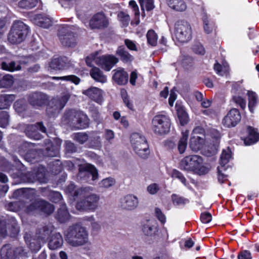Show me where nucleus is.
<instances>
[{"label":"nucleus","instance_id":"37998d69","mask_svg":"<svg viewBox=\"0 0 259 259\" xmlns=\"http://www.w3.org/2000/svg\"><path fill=\"white\" fill-rule=\"evenodd\" d=\"M71 137L74 141L80 144H84L89 139L88 134L85 133H74L71 136Z\"/></svg>","mask_w":259,"mask_h":259},{"label":"nucleus","instance_id":"6ab92c4d","mask_svg":"<svg viewBox=\"0 0 259 259\" xmlns=\"http://www.w3.org/2000/svg\"><path fill=\"white\" fill-rule=\"evenodd\" d=\"M79 174L81 176L82 174L84 176H91L93 181L98 178V172L96 168L92 165L89 163H84L79 165Z\"/></svg>","mask_w":259,"mask_h":259},{"label":"nucleus","instance_id":"a18cd8bd","mask_svg":"<svg viewBox=\"0 0 259 259\" xmlns=\"http://www.w3.org/2000/svg\"><path fill=\"white\" fill-rule=\"evenodd\" d=\"M53 79L55 80H63L65 81H71L74 83L75 84L77 85L80 81V79L74 75H69L61 77L54 76L53 77Z\"/></svg>","mask_w":259,"mask_h":259},{"label":"nucleus","instance_id":"a211bd4d","mask_svg":"<svg viewBox=\"0 0 259 259\" xmlns=\"http://www.w3.org/2000/svg\"><path fill=\"white\" fill-rule=\"evenodd\" d=\"M114 72L112 79L118 85H124L127 83L128 79V74L123 68H118L113 70Z\"/></svg>","mask_w":259,"mask_h":259},{"label":"nucleus","instance_id":"4468645a","mask_svg":"<svg viewBox=\"0 0 259 259\" xmlns=\"http://www.w3.org/2000/svg\"><path fill=\"white\" fill-rule=\"evenodd\" d=\"M241 115L236 108L232 109L229 111L227 115L223 119V122L227 127L236 126L241 120Z\"/></svg>","mask_w":259,"mask_h":259},{"label":"nucleus","instance_id":"423d86ee","mask_svg":"<svg viewBox=\"0 0 259 259\" xmlns=\"http://www.w3.org/2000/svg\"><path fill=\"white\" fill-rule=\"evenodd\" d=\"M131 143L135 152L140 157L148 158L150 151L145 137L138 133H134L131 136Z\"/></svg>","mask_w":259,"mask_h":259},{"label":"nucleus","instance_id":"bf43d9fd","mask_svg":"<svg viewBox=\"0 0 259 259\" xmlns=\"http://www.w3.org/2000/svg\"><path fill=\"white\" fill-rule=\"evenodd\" d=\"M171 176L172 178L179 179L183 184L186 185V179L182 175V174H181L179 171L176 169L173 170L171 174Z\"/></svg>","mask_w":259,"mask_h":259},{"label":"nucleus","instance_id":"5fc2aeb1","mask_svg":"<svg viewBox=\"0 0 259 259\" xmlns=\"http://www.w3.org/2000/svg\"><path fill=\"white\" fill-rule=\"evenodd\" d=\"M193 52L197 54L204 55L205 54V49L202 45L198 42H195L192 48Z\"/></svg>","mask_w":259,"mask_h":259},{"label":"nucleus","instance_id":"4c0bfd02","mask_svg":"<svg viewBox=\"0 0 259 259\" xmlns=\"http://www.w3.org/2000/svg\"><path fill=\"white\" fill-rule=\"evenodd\" d=\"M31 191L28 189L22 188L14 191L13 196L15 198L21 199H29L31 194Z\"/></svg>","mask_w":259,"mask_h":259},{"label":"nucleus","instance_id":"f03ea898","mask_svg":"<svg viewBox=\"0 0 259 259\" xmlns=\"http://www.w3.org/2000/svg\"><path fill=\"white\" fill-rule=\"evenodd\" d=\"M92 188L84 187V190L79 197V199L77 201L76 208L80 211H94L98 206L99 196L93 193Z\"/></svg>","mask_w":259,"mask_h":259},{"label":"nucleus","instance_id":"b1692460","mask_svg":"<svg viewBox=\"0 0 259 259\" xmlns=\"http://www.w3.org/2000/svg\"><path fill=\"white\" fill-rule=\"evenodd\" d=\"M45 150L44 154L45 156L48 157L56 156L59 153L57 147L53 145V143L50 139H46L44 141Z\"/></svg>","mask_w":259,"mask_h":259},{"label":"nucleus","instance_id":"3c124183","mask_svg":"<svg viewBox=\"0 0 259 259\" xmlns=\"http://www.w3.org/2000/svg\"><path fill=\"white\" fill-rule=\"evenodd\" d=\"M9 115L6 111H0V126L5 127L9 124Z\"/></svg>","mask_w":259,"mask_h":259},{"label":"nucleus","instance_id":"9d476101","mask_svg":"<svg viewBox=\"0 0 259 259\" xmlns=\"http://www.w3.org/2000/svg\"><path fill=\"white\" fill-rule=\"evenodd\" d=\"M175 35L177 39L182 43L189 41L192 38V28L185 21H178L175 24Z\"/></svg>","mask_w":259,"mask_h":259},{"label":"nucleus","instance_id":"a878e982","mask_svg":"<svg viewBox=\"0 0 259 259\" xmlns=\"http://www.w3.org/2000/svg\"><path fill=\"white\" fill-rule=\"evenodd\" d=\"M1 259H15L14 248L10 245H4L1 250Z\"/></svg>","mask_w":259,"mask_h":259},{"label":"nucleus","instance_id":"aec40b11","mask_svg":"<svg viewBox=\"0 0 259 259\" xmlns=\"http://www.w3.org/2000/svg\"><path fill=\"white\" fill-rule=\"evenodd\" d=\"M82 94L98 103L100 104L102 101V90L98 88L91 87L82 91Z\"/></svg>","mask_w":259,"mask_h":259},{"label":"nucleus","instance_id":"2f4dec72","mask_svg":"<svg viewBox=\"0 0 259 259\" xmlns=\"http://www.w3.org/2000/svg\"><path fill=\"white\" fill-rule=\"evenodd\" d=\"M84 190V188H76L74 184H70L66 188V193L74 199L79 197Z\"/></svg>","mask_w":259,"mask_h":259},{"label":"nucleus","instance_id":"603ef678","mask_svg":"<svg viewBox=\"0 0 259 259\" xmlns=\"http://www.w3.org/2000/svg\"><path fill=\"white\" fill-rule=\"evenodd\" d=\"M139 3L143 10L145 7L147 11H150L154 7L153 0H139Z\"/></svg>","mask_w":259,"mask_h":259},{"label":"nucleus","instance_id":"39448f33","mask_svg":"<svg viewBox=\"0 0 259 259\" xmlns=\"http://www.w3.org/2000/svg\"><path fill=\"white\" fill-rule=\"evenodd\" d=\"M28 32L26 25L20 21L14 22L8 34V40L12 44H19L26 38Z\"/></svg>","mask_w":259,"mask_h":259},{"label":"nucleus","instance_id":"4be33fe9","mask_svg":"<svg viewBox=\"0 0 259 259\" xmlns=\"http://www.w3.org/2000/svg\"><path fill=\"white\" fill-rule=\"evenodd\" d=\"M66 61L65 57L54 58L49 63V67L54 70L63 69L67 66Z\"/></svg>","mask_w":259,"mask_h":259},{"label":"nucleus","instance_id":"dca6fc26","mask_svg":"<svg viewBox=\"0 0 259 259\" xmlns=\"http://www.w3.org/2000/svg\"><path fill=\"white\" fill-rule=\"evenodd\" d=\"M120 205L122 209L132 210L138 207L139 200L137 196L133 194H128L121 199Z\"/></svg>","mask_w":259,"mask_h":259},{"label":"nucleus","instance_id":"338daca9","mask_svg":"<svg viewBox=\"0 0 259 259\" xmlns=\"http://www.w3.org/2000/svg\"><path fill=\"white\" fill-rule=\"evenodd\" d=\"M251 253L248 250L241 251L238 255V259H251Z\"/></svg>","mask_w":259,"mask_h":259},{"label":"nucleus","instance_id":"c03bdc74","mask_svg":"<svg viewBox=\"0 0 259 259\" xmlns=\"http://www.w3.org/2000/svg\"><path fill=\"white\" fill-rule=\"evenodd\" d=\"M171 200L175 205H184L189 203V200L183 197L180 196L175 194H173L171 196Z\"/></svg>","mask_w":259,"mask_h":259},{"label":"nucleus","instance_id":"8fccbe9b","mask_svg":"<svg viewBox=\"0 0 259 259\" xmlns=\"http://www.w3.org/2000/svg\"><path fill=\"white\" fill-rule=\"evenodd\" d=\"M24 207V202L23 201H16L10 202L7 209L13 211H16L19 209H23Z\"/></svg>","mask_w":259,"mask_h":259},{"label":"nucleus","instance_id":"473e14b6","mask_svg":"<svg viewBox=\"0 0 259 259\" xmlns=\"http://www.w3.org/2000/svg\"><path fill=\"white\" fill-rule=\"evenodd\" d=\"M168 5L172 9L179 12H183L187 8L183 0H168Z\"/></svg>","mask_w":259,"mask_h":259},{"label":"nucleus","instance_id":"e433bc0d","mask_svg":"<svg viewBox=\"0 0 259 259\" xmlns=\"http://www.w3.org/2000/svg\"><path fill=\"white\" fill-rule=\"evenodd\" d=\"M182 137L178 143V149L180 154L183 153L187 146V139L189 135V132L185 131L182 132Z\"/></svg>","mask_w":259,"mask_h":259},{"label":"nucleus","instance_id":"0e129e2a","mask_svg":"<svg viewBox=\"0 0 259 259\" xmlns=\"http://www.w3.org/2000/svg\"><path fill=\"white\" fill-rule=\"evenodd\" d=\"M204 29L206 33H210L212 30V28L211 26H209V20L206 16H204L203 18Z\"/></svg>","mask_w":259,"mask_h":259},{"label":"nucleus","instance_id":"f8f14e48","mask_svg":"<svg viewBox=\"0 0 259 259\" xmlns=\"http://www.w3.org/2000/svg\"><path fill=\"white\" fill-rule=\"evenodd\" d=\"M118 61V59L112 55H103L96 59V64L107 71H110Z\"/></svg>","mask_w":259,"mask_h":259},{"label":"nucleus","instance_id":"680f3d73","mask_svg":"<svg viewBox=\"0 0 259 259\" xmlns=\"http://www.w3.org/2000/svg\"><path fill=\"white\" fill-rule=\"evenodd\" d=\"M65 149L68 153H73L76 151L77 148L73 143L67 141L65 142Z\"/></svg>","mask_w":259,"mask_h":259},{"label":"nucleus","instance_id":"393cba45","mask_svg":"<svg viewBox=\"0 0 259 259\" xmlns=\"http://www.w3.org/2000/svg\"><path fill=\"white\" fill-rule=\"evenodd\" d=\"M116 54L124 63H130L134 60V57L127 52L123 46H120L117 48Z\"/></svg>","mask_w":259,"mask_h":259},{"label":"nucleus","instance_id":"9b49d317","mask_svg":"<svg viewBox=\"0 0 259 259\" xmlns=\"http://www.w3.org/2000/svg\"><path fill=\"white\" fill-rule=\"evenodd\" d=\"M58 37L61 44L66 47L73 48L77 44L76 36L68 27L61 28L58 31Z\"/></svg>","mask_w":259,"mask_h":259},{"label":"nucleus","instance_id":"ddd939ff","mask_svg":"<svg viewBox=\"0 0 259 259\" xmlns=\"http://www.w3.org/2000/svg\"><path fill=\"white\" fill-rule=\"evenodd\" d=\"M39 131L42 133H46V128L42 124V122H38L35 124L26 125L24 132L26 135L34 140H39L41 138V135Z\"/></svg>","mask_w":259,"mask_h":259},{"label":"nucleus","instance_id":"49530a36","mask_svg":"<svg viewBox=\"0 0 259 259\" xmlns=\"http://www.w3.org/2000/svg\"><path fill=\"white\" fill-rule=\"evenodd\" d=\"M38 0H21L18 3L20 8L23 9H31L36 6Z\"/></svg>","mask_w":259,"mask_h":259},{"label":"nucleus","instance_id":"f704fd0d","mask_svg":"<svg viewBox=\"0 0 259 259\" xmlns=\"http://www.w3.org/2000/svg\"><path fill=\"white\" fill-rule=\"evenodd\" d=\"M248 137L245 139L244 142L246 145H250L256 143L259 140V133L251 126L247 127Z\"/></svg>","mask_w":259,"mask_h":259},{"label":"nucleus","instance_id":"13d9d810","mask_svg":"<svg viewBox=\"0 0 259 259\" xmlns=\"http://www.w3.org/2000/svg\"><path fill=\"white\" fill-rule=\"evenodd\" d=\"M15 254V259L17 257L26 256L27 252L26 250L22 246H19L14 248Z\"/></svg>","mask_w":259,"mask_h":259},{"label":"nucleus","instance_id":"cd10ccee","mask_svg":"<svg viewBox=\"0 0 259 259\" xmlns=\"http://www.w3.org/2000/svg\"><path fill=\"white\" fill-rule=\"evenodd\" d=\"M204 139L197 135H193L190 140L189 146L194 151H197L202 147Z\"/></svg>","mask_w":259,"mask_h":259},{"label":"nucleus","instance_id":"1a4fd4ad","mask_svg":"<svg viewBox=\"0 0 259 259\" xmlns=\"http://www.w3.org/2000/svg\"><path fill=\"white\" fill-rule=\"evenodd\" d=\"M170 119L164 115H157L152 120L151 128L153 132L158 135L169 133L170 127Z\"/></svg>","mask_w":259,"mask_h":259},{"label":"nucleus","instance_id":"4d7b16f0","mask_svg":"<svg viewBox=\"0 0 259 259\" xmlns=\"http://www.w3.org/2000/svg\"><path fill=\"white\" fill-rule=\"evenodd\" d=\"M233 101L237 105H238L241 108L244 109L246 107V101L241 97L239 96H235L233 97Z\"/></svg>","mask_w":259,"mask_h":259},{"label":"nucleus","instance_id":"e2e57ef3","mask_svg":"<svg viewBox=\"0 0 259 259\" xmlns=\"http://www.w3.org/2000/svg\"><path fill=\"white\" fill-rule=\"evenodd\" d=\"M155 214L156 218L161 223H164L165 222V217L164 214L162 212L160 209L156 207L155 208Z\"/></svg>","mask_w":259,"mask_h":259},{"label":"nucleus","instance_id":"20e7f679","mask_svg":"<svg viewBox=\"0 0 259 259\" xmlns=\"http://www.w3.org/2000/svg\"><path fill=\"white\" fill-rule=\"evenodd\" d=\"M70 97V93L67 91L61 94L60 96L52 99L47 107L46 112L48 116L53 117L59 114L65 106Z\"/></svg>","mask_w":259,"mask_h":259},{"label":"nucleus","instance_id":"58836bf2","mask_svg":"<svg viewBox=\"0 0 259 259\" xmlns=\"http://www.w3.org/2000/svg\"><path fill=\"white\" fill-rule=\"evenodd\" d=\"M1 66L3 69L9 71H14L21 69L20 64H17L15 61L9 62H3L1 64Z\"/></svg>","mask_w":259,"mask_h":259},{"label":"nucleus","instance_id":"bb28decb","mask_svg":"<svg viewBox=\"0 0 259 259\" xmlns=\"http://www.w3.org/2000/svg\"><path fill=\"white\" fill-rule=\"evenodd\" d=\"M35 23L39 26L47 28L52 24L51 19L43 14L37 15L35 18Z\"/></svg>","mask_w":259,"mask_h":259},{"label":"nucleus","instance_id":"5701e85b","mask_svg":"<svg viewBox=\"0 0 259 259\" xmlns=\"http://www.w3.org/2000/svg\"><path fill=\"white\" fill-rule=\"evenodd\" d=\"M63 240L60 233L53 234L48 243V246L50 249L55 250L60 247L63 244Z\"/></svg>","mask_w":259,"mask_h":259},{"label":"nucleus","instance_id":"69168bd1","mask_svg":"<svg viewBox=\"0 0 259 259\" xmlns=\"http://www.w3.org/2000/svg\"><path fill=\"white\" fill-rule=\"evenodd\" d=\"M200 219L203 223H208L212 219L211 215L209 212L203 213L201 214Z\"/></svg>","mask_w":259,"mask_h":259},{"label":"nucleus","instance_id":"0eeeda50","mask_svg":"<svg viewBox=\"0 0 259 259\" xmlns=\"http://www.w3.org/2000/svg\"><path fill=\"white\" fill-rule=\"evenodd\" d=\"M23 209L28 213L43 212L46 214H50L54 211V206L43 199H37L29 204H26L25 203H24Z\"/></svg>","mask_w":259,"mask_h":259},{"label":"nucleus","instance_id":"7ed1b4c3","mask_svg":"<svg viewBox=\"0 0 259 259\" xmlns=\"http://www.w3.org/2000/svg\"><path fill=\"white\" fill-rule=\"evenodd\" d=\"M202 159L196 155H189L184 158L180 162L182 169L194 171L200 175L207 173L209 168L202 165Z\"/></svg>","mask_w":259,"mask_h":259},{"label":"nucleus","instance_id":"09e8293b","mask_svg":"<svg viewBox=\"0 0 259 259\" xmlns=\"http://www.w3.org/2000/svg\"><path fill=\"white\" fill-rule=\"evenodd\" d=\"M14 108L18 113H22L26 110V103L23 99H20L16 101L14 104Z\"/></svg>","mask_w":259,"mask_h":259},{"label":"nucleus","instance_id":"a19ab883","mask_svg":"<svg viewBox=\"0 0 259 259\" xmlns=\"http://www.w3.org/2000/svg\"><path fill=\"white\" fill-rule=\"evenodd\" d=\"M14 83L13 77L9 74L4 76L0 79V88H9L11 87Z\"/></svg>","mask_w":259,"mask_h":259},{"label":"nucleus","instance_id":"412c9836","mask_svg":"<svg viewBox=\"0 0 259 259\" xmlns=\"http://www.w3.org/2000/svg\"><path fill=\"white\" fill-rule=\"evenodd\" d=\"M231 156V151L229 147L223 150L220 160V166L218 167V170L220 172L226 170L225 165L228 163Z\"/></svg>","mask_w":259,"mask_h":259},{"label":"nucleus","instance_id":"7c9ffc66","mask_svg":"<svg viewBox=\"0 0 259 259\" xmlns=\"http://www.w3.org/2000/svg\"><path fill=\"white\" fill-rule=\"evenodd\" d=\"M90 74L92 77L96 81L101 83H105L107 81L106 76L104 75L103 72L97 67H93L90 71Z\"/></svg>","mask_w":259,"mask_h":259},{"label":"nucleus","instance_id":"de8ad7c7","mask_svg":"<svg viewBox=\"0 0 259 259\" xmlns=\"http://www.w3.org/2000/svg\"><path fill=\"white\" fill-rule=\"evenodd\" d=\"M146 36L148 44L152 46H155L157 45L158 36L154 30H149Z\"/></svg>","mask_w":259,"mask_h":259},{"label":"nucleus","instance_id":"79ce46f5","mask_svg":"<svg viewBox=\"0 0 259 259\" xmlns=\"http://www.w3.org/2000/svg\"><path fill=\"white\" fill-rule=\"evenodd\" d=\"M248 108L251 112H253L254 108L257 103V96L255 93L252 91H248Z\"/></svg>","mask_w":259,"mask_h":259},{"label":"nucleus","instance_id":"c85d7f7f","mask_svg":"<svg viewBox=\"0 0 259 259\" xmlns=\"http://www.w3.org/2000/svg\"><path fill=\"white\" fill-rule=\"evenodd\" d=\"M52 231L47 226H44L38 229L35 234V238L45 243L51 234Z\"/></svg>","mask_w":259,"mask_h":259},{"label":"nucleus","instance_id":"052dcab7","mask_svg":"<svg viewBox=\"0 0 259 259\" xmlns=\"http://www.w3.org/2000/svg\"><path fill=\"white\" fill-rule=\"evenodd\" d=\"M115 181L113 178H108L103 180L101 183V186L104 188H109L114 185Z\"/></svg>","mask_w":259,"mask_h":259},{"label":"nucleus","instance_id":"f3484780","mask_svg":"<svg viewBox=\"0 0 259 259\" xmlns=\"http://www.w3.org/2000/svg\"><path fill=\"white\" fill-rule=\"evenodd\" d=\"M48 97L47 95L40 93L35 92L29 95L28 101L33 106L40 107L46 103Z\"/></svg>","mask_w":259,"mask_h":259},{"label":"nucleus","instance_id":"c756f323","mask_svg":"<svg viewBox=\"0 0 259 259\" xmlns=\"http://www.w3.org/2000/svg\"><path fill=\"white\" fill-rule=\"evenodd\" d=\"M69 218L70 214L67 209L66 205L62 204L58 210L56 218L60 223H64L68 221Z\"/></svg>","mask_w":259,"mask_h":259},{"label":"nucleus","instance_id":"f257e3e1","mask_svg":"<svg viewBox=\"0 0 259 259\" xmlns=\"http://www.w3.org/2000/svg\"><path fill=\"white\" fill-rule=\"evenodd\" d=\"M64 237L66 242L74 247L85 245L89 241L86 228L79 223L69 226L64 232Z\"/></svg>","mask_w":259,"mask_h":259},{"label":"nucleus","instance_id":"6e6d98bb","mask_svg":"<svg viewBox=\"0 0 259 259\" xmlns=\"http://www.w3.org/2000/svg\"><path fill=\"white\" fill-rule=\"evenodd\" d=\"M118 17L124 26H127L130 21V16L123 12H120L118 14Z\"/></svg>","mask_w":259,"mask_h":259},{"label":"nucleus","instance_id":"c9c22d12","mask_svg":"<svg viewBox=\"0 0 259 259\" xmlns=\"http://www.w3.org/2000/svg\"><path fill=\"white\" fill-rule=\"evenodd\" d=\"M15 100L13 95H2L0 96V109H7Z\"/></svg>","mask_w":259,"mask_h":259},{"label":"nucleus","instance_id":"864d4df0","mask_svg":"<svg viewBox=\"0 0 259 259\" xmlns=\"http://www.w3.org/2000/svg\"><path fill=\"white\" fill-rule=\"evenodd\" d=\"M49 199L55 203H57L62 200L61 193L57 191H51L49 195Z\"/></svg>","mask_w":259,"mask_h":259},{"label":"nucleus","instance_id":"72a5a7b5","mask_svg":"<svg viewBox=\"0 0 259 259\" xmlns=\"http://www.w3.org/2000/svg\"><path fill=\"white\" fill-rule=\"evenodd\" d=\"M156 231L155 223L153 221H147L142 227V232L144 235L151 236L154 234Z\"/></svg>","mask_w":259,"mask_h":259},{"label":"nucleus","instance_id":"2eb2a0df","mask_svg":"<svg viewBox=\"0 0 259 259\" xmlns=\"http://www.w3.org/2000/svg\"><path fill=\"white\" fill-rule=\"evenodd\" d=\"M108 21L103 13H97L90 21V26L92 29H102L107 27Z\"/></svg>","mask_w":259,"mask_h":259},{"label":"nucleus","instance_id":"774afa93","mask_svg":"<svg viewBox=\"0 0 259 259\" xmlns=\"http://www.w3.org/2000/svg\"><path fill=\"white\" fill-rule=\"evenodd\" d=\"M124 42L127 48L132 51H137L138 49L135 42L130 39H126L124 40Z\"/></svg>","mask_w":259,"mask_h":259},{"label":"nucleus","instance_id":"6e6552de","mask_svg":"<svg viewBox=\"0 0 259 259\" xmlns=\"http://www.w3.org/2000/svg\"><path fill=\"white\" fill-rule=\"evenodd\" d=\"M65 116L68 123L74 128H84L89 125V119L86 115L81 112L71 110L67 112Z\"/></svg>","mask_w":259,"mask_h":259},{"label":"nucleus","instance_id":"ea45409f","mask_svg":"<svg viewBox=\"0 0 259 259\" xmlns=\"http://www.w3.org/2000/svg\"><path fill=\"white\" fill-rule=\"evenodd\" d=\"M26 242L32 251H38L40 248L41 243H42L40 240L35 238V236L31 238L29 240L26 239Z\"/></svg>","mask_w":259,"mask_h":259}]
</instances>
